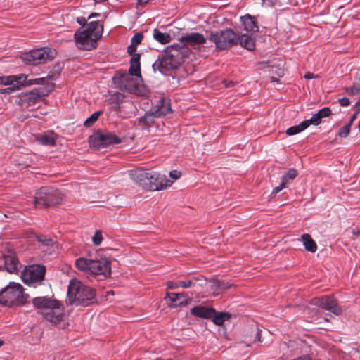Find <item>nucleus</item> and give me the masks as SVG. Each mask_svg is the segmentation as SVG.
I'll return each instance as SVG.
<instances>
[{"instance_id": "obj_1", "label": "nucleus", "mask_w": 360, "mask_h": 360, "mask_svg": "<svg viewBox=\"0 0 360 360\" xmlns=\"http://www.w3.org/2000/svg\"><path fill=\"white\" fill-rule=\"evenodd\" d=\"M129 176L136 184L146 191H160L166 189L172 184V181L165 176L143 168L131 170Z\"/></svg>"}, {"instance_id": "obj_2", "label": "nucleus", "mask_w": 360, "mask_h": 360, "mask_svg": "<svg viewBox=\"0 0 360 360\" xmlns=\"http://www.w3.org/2000/svg\"><path fill=\"white\" fill-rule=\"evenodd\" d=\"M68 304L88 307L97 302L96 290L77 279L70 280L68 288Z\"/></svg>"}, {"instance_id": "obj_3", "label": "nucleus", "mask_w": 360, "mask_h": 360, "mask_svg": "<svg viewBox=\"0 0 360 360\" xmlns=\"http://www.w3.org/2000/svg\"><path fill=\"white\" fill-rule=\"evenodd\" d=\"M103 26L98 20L91 21L85 29L79 28L74 34L76 46L79 49L91 50L96 46L97 40L102 36Z\"/></svg>"}, {"instance_id": "obj_4", "label": "nucleus", "mask_w": 360, "mask_h": 360, "mask_svg": "<svg viewBox=\"0 0 360 360\" xmlns=\"http://www.w3.org/2000/svg\"><path fill=\"white\" fill-rule=\"evenodd\" d=\"M187 56L186 48L174 44L161 58L155 61L153 68L162 74H167L168 71L178 68Z\"/></svg>"}, {"instance_id": "obj_5", "label": "nucleus", "mask_w": 360, "mask_h": 360, "mask_svg": "<svg viewBox=\"0 0 360 360\" xmlns=\"http://www.w3.org/2000/svg\"><path fill=\"white\" fill-rule=\"evenodd\" d=\"M29 297L24 292L21 284L10 282L0 291V304L8 307L23 305L27 302Z\"/></svg>"}, {"instance_id": "obj_6", "label": "nucleus", "mask_w": 360, "mask_h": 360, "mask_svg": "<svg viewBox=\"0 0 360 360\" xmlns=\"http://www.w3.org/2000/svg\"><path fill=\"white\" fill-rule=\"evenodd\" d=\"M34 307L37 309H49V311L43 314L44 317L49 321L55 324L63 321L65 314L63 311H56L60 309L63 304L56 299H51L47 296L37 297L32 301Z\"/></svg>"}, {"instance_id": "obj_7", "label": "nucleus", "mask_w": 360, "mask_h": 360, "mask_svg": "<svg viewBox=\"0 0 360 360\" xmlns=\"http://www.w3.org/2000/svg\"><path fill=\"white\" fill-rule=\"evenodd\" d=\"M77 269L94 275H103L108 276L111 273L110 262L106 259H91L79 257L75 261Z\"/></svg>"}, {"instance_id": "obj_8", "label": "nucleus", "mask_w": 360, "mask_h": 360, "mask_svg": "<svg viewBox=\"0 0 360 360\" xmlns=\"http://www.w3.org/2000/svg\"><path fill=\"white\" fill-rule=\"evenodd\" d=\"M171 112L170 104L164 98L159 99L154 108L147 111L144 115L137 119L138 125L142 129H149L154 124L156 118L164 116Z\"/></svg>"}, {"instance_id": "obj_9", "label": "nucleus", "mask_w": 360, "mask_h": 360, "mask_svg": "<svg viewBox=\"0 0 360 360\" xmlns=\"http://www.w3.org/2000/svg\"><path fill=\"white\" fill-rule=\"evenodd\" d=\"M207 39L215 45L217 51L226 50L235 44L236 42V34L231 28H226L219 31H207Z\"/></svg>"}, {"instance_id": "obj_10", "label": "nucleus", "mask_w": 360, "mask_h": 360, "mask_svg": "<svg viewBox=\"0 0 360 360\" xmlns=\"http://www.w3.org/2000/svg\"><path fill=\"white\" fill-rule=\"evenodd\" d=\"M56 55L55 49L44 47L23 53L21 54L20 58L27 65H37L51 61Z\"/></svg>"}, {"instance_id": "obj_11", "label": "nucleus", "mask_w": 360, "mask_h": 360, "mask_svg": "<svg viewBox=\"0 0 360 360\" xmlns=\"http://www.w3.org/2000/svg\"><path fill=\"white\" fill-rule=\"evenodd\" d=\"M60 200L58 191L48 187H41L36 193L34 205L36 208H46L58 204Z\"/></svg>"}, {"instance_id": "obj_12", "label": "nucleus", "mask_w": 360, "mask_h": 360, "mask_svg": "<svg viewBox=\"0 0 360 360\" xmlns=\"http://www.w3.org/2000/svg\"><path fill=\"white\" fill-rule=\"evenodd\" d=\"M131 76L141 77L140 54H135L131 57L129 72L121 74L120 77V82L125 86V89L129 91H134L136 88V85Z\"/></svg>"}, {"instance_id": "obj_13", "label": "nucleus", "mask_w": 360, "mask_h": 360, "mask_svg": "<svg viewBox=\"0 0 360 360\" xmlns=\"http://www.w3.org/2000/svg\"><path fill=\"white\" fill-rule=\"evenodd\" d=\"M46 267L40 264L30 265L22 272V279L25 284L36 287L44 279Z\"/></svg>"}, {"instance_id": "obj_14", "label": "nucleus", "mask_w": 360, "mask_h": 360, "mask_svg": "<svg viewBox=\"0 0 360 360\" xmlns=\"http://www.w3.org/2000/svg\"><path fill=\"white\" fill-rule=\"evenodd\" d=\"M90 142L94 147L100 149L110 145L120 143L122 139L109 131H97L90 137Z\"/></svg>"}, {"instance_id": "obj_15", "label": "nucleus", "mask_w": 360, "mask_h": 360, "mask_svg": "<svg viewBox=\"0 0 360 360\" xmlns=\"http://www.w3.org/2000/svg\"><path fill=\"white\" fill-rule=\"evenodd\" d=\"M311 304L329 311L335 315H340L342 313V309L338 305V300L331 295L314 297L311 300Z\"/></svg>"}, {"instance_id": "obj_16", "label": "nucleus", "mask_w": 360, "mask_h": 360, "mask_svg": "<svg viewBox=\"0 0 360 360\" xmlns=\"http://www.w3.org/2000/svg\"><path fill=\"white\" fill-rule=\"evenodd\" d=\"M44 96V94H41L38 89H34L32 91L20 94L15 103L22 108H28L40 102Z\"/></svg>"}, {"instance_id": "obj_17", "label": "nucleus", "mask_w": 360, "mask_h": 360, "mask_svg": "<svg viewBox=\"0 0 360 360\" xmlns=\"http://www.w3.org/2000/svg\"><path fill=\"white\" fill-rule=\"evenodd\" d=\"M21 267L15 254L12 251H7L0 255V270L6 269L10 274L17 273Z\"/></svg>"}, {"instance_id": "obj_18", "label": "nucleus", "mask_w": 360, "mask_h": 360, "mask_svg": "<svg viewBox=\"0 0 360 360\" xmlns=\"http://www.w3.org/2000/svg\"><path fill=\"white\" fill-rule=\"evenodd\" d=\"M179 40L183 43L184 46H191L193 47L204 44L206 42V39L204 35L198 32L186 34L179 37Z\"/></svg>"}, {"instance_id": "obj_19", "label": "nucleus", "mask_w": 360, "mask_h": 360, "mask_svg": "<svg viewBox=\"0 0 360 360\" xmlns=\"http://www.w3.org/2000/svg\"><path fill=\"white\" fill-rule=\"evenodd\" d=\"M186 295L184 292L175 293L167 292L165 299L168 298L170 301L169 306L172 308H176L179 307H184L188 304V300L186 299Z\"/></svg>"}, {"instance_id": "obj_20", "label": "nucleus", "mask_w": 360, "mask_h": 360, "mask_svg": "<svg viewBox=\"0 0 360 360\" xmlns=\"http://www.w3.org/2000/svg\"><path fill=\"white\" fill-rule=\"evenodd\" d=\"M240 20L245 31L250 34H255L259 31L257 20L250 14L240 17Z\"/></svg>"}, {"instance_id": "obj_21", "label": "nucleus", "mask_w": 360, "mask_h": 360, "mask_svg": "<svg viewBox=\"0 0 360 360\" xmlns=\"http://www.w3.org/2000/svg\"><path fill=\"white\" fill-rule=\"evenodd\" d=\"M214 313V309L205 306L198 305L191 309V314L201 319H210Z\"/></svg>"}, {"instance_id": "obj_22", "label": "nucleus", "mask_w": 360, "mask_h": 360, "mask_svg": "<svg viewBox=\"0 0 360 360\" xmlns=\"http://www.w3.org/2000/svg\"><path fill=\"white\" fill-rule=\"evenodd\" d=\"M253 34H243L239 35L238 39H236L237 44L238 43L242 47L248 50H253L255 47V38L252 37Z\"/></svg>"}, {"instance_id": "obj_23", "label": "nucleus", "mask_w": 360, "mask_h": 360, "mask_svg": "<svg viewBox=\"0 0 360 360\" xmlns=\"http://www.w3.org/2000/svg\"><path fill=\"white\" fill-rule=\"evenodd\" d=\"M302 240L305 249L311 252H315L317 250L316 242L312 239L311 236L308 233L302 235Z\"/></svg>"}, {"instance_id": "obj_24", "label": "nucleus", "mask_w": 360, "mask_h": 360, "mask_svg": "<svg viewBox=\"0 0 360 360\" xmlns=\"http://www.w3.org/2000/svg\"><path fill=\"white\" fill-rule=\"evenodd\" d=\"M38 140L44 146H54L56 144L55 134L53 131H49L41 135Z\"/></svg>"}, {"instance_id": "obj_25", "label": "nucleus", "mask_w": 360, "mask_h": 360, "mask_svg": "<svg viewBox=\"0 0 360 360\" xmlns=\"http://www.w3.org/2000/svg\"><path fill=\"white\" fill-rule=\"evenodd\" d=\"M153 38L162 44H165L171 41V36L167 32H162L158 29L153 30Z\"/></svg>"}, {"instance_id": "obj_26", "label": "nucleus", "mask_w": 360, "mask_h": 360, "mask_svg": "<svg viewBox=\"0 0 360 360\" xmlns=\"http://www.w3.org/2000/svg\"><path fill=\"white\" fill-rule=\"evenodd\" d=\"M230 314L226 312H220L217 313L214 310V313L213 316L210 319H212L213 323L217 326H221L223 323L228 320L230 318Z\"/></svg>"}, {"instance_id": "obj_27", "label": "nucleus", "mask_w": 360, "mask_h": 360, "mask_svg": "<svg viewBox=\"0 0 360 360\" xmlns=\"http://www.w3.org/2000/svg\"><path fill=\"white\" fill-rule=\"evenodd\" d=\"M297 174V171L294 168H291L283 175L281 182L287 186L292 183V181L295 179Z\"/></svg>"}, {"instance_id": "obj_28", "label": "nucleus", "mask_w": 360, "mask_h": 360, "mask_svg": "<svg viewBox=\"0 0 360 360\" xmlns=\"http://www.w3.org/2000/svg\"><path fill=\"white\" fill-rule=\"evenodd\" d=\"M13 85L18 86V90L20 89L22 86L28 85L27 82V75L25 74H20L18 75H13Z\"/></svg>"}, {"instance_id": "obj_29", "label": "nucleus", "mask_w": 360, "mask_h": 360, "mask_svg": "<svg viewBox=\"0 0 360 360\" xmlns=\"http://www.w3.org/2000/svg\"><path fill=\"white\" fill-rule=\"evenodd\" d=\"M34 236L37 240L44 246L51 247L55 244V242L51 238H49L44 235H34Z\"/></svg>"}, {"instance_id": "obj_30", "label": "nucleus", "mask_w": 360, "mask_h": 360, "mask_svg": "<svg viewBox=\"0 0 360 360\" xmlns=\"http://www.w3.org/2000/svg\"><path fill=\"white\" fill-rule=\"evenodd\" d=\"M321 123L320 118L318 117L317 114H314L312 115V117L309 119L302 121V127H304V128H307L310 124H314L315 126Z\"/></svg>"}, {"instance_id": "obj_31", "label": "nucleus", "mask_w": 360, "mask_h": 360, "mask_svg": "<svg viewBox=\"0 0 360 360\" xmlns=\"http://www.w3.org/2000/svg\"><path fill=\"white\" fill-rule=\"evenodd\" d=\"M102 114V111L99 110V111H96V112H94L89 117H88L84 124V126L86 127H91L94 123H95L99 116Z\"/></svg>"}, {"instance_id": "obj_32", "label": "nucleus", "mask_w": 360, "mask_h": 360, "mask_svg": "<svg viewBox=\"0 0 360 360\" xmlns=\"http://www.w3.org/2000/svg\"><path fill=\"white\" fill-rule=\"evenodd\" d=\"M302 122L298 125H295L291 127H289L286 130L287 135L293 136V135H295V134H299L301 131H304L306 128H304V127H302Z\"/></svg>"}, {"instance_id": "obj_33", "label": "nucleus", "mask_w": 360, "mask_h": 360, "mask_svg": "<svg viewBox=\"0 0 360 360\" xmlns=\"http://www.w3.org/2000/svg\"><path fill=\"white\" fill-rule=\"evenodd\" d=\"M103 240L102 232L101 230H96L92 237V241L95 245H100Z\"/></svg>"}, {"instance_id": "obj_34", "label": "nucleus", "mask_w": 360, "mask_h": 360, "mask_svg": "<svg viewBox=\"0 0 360 360\" xmlns=\"http://www.w3.org/2000/svg\"><path fill=\"white\" fill-rule=\"evenodd\" d=\"M210 288H211V290L213 291V292L216 295H219V293L221 292L219 280H217V279L213 280Z\"/></svg>"}, {"instance_id": "obj_35", "label": "nucleus", "mask_w": 360, "mask_h": 360, "mask_svg": "<svg viewBox=\"0 0 360 360\" xmlns=\"http://www.w3.org/2000/svg\"><path fill=\"white\" fill-rule=\"evenodd\" d=\"M318 117L320 118V120L321 121L322 118L327 117L331 114V110L329 108L326 107L321 110H319L316 112Z\"/></svg>"}, {"instance_id": "obj_36", "label": "nucleus", "mask_w": 360, "mask_h": 360, "mask_svg": "<svg viewBox=\"0 0 360 360\" xmlns=\"http://www.w3.org/2000/svg\"><path fill=\"white\" fill-rule=\"evenodd\" d=\"M349 131L350 127L345 124L339 129L338 136L341 138H345L349 135Z\"/></svg>"}, {"instance_id": "obj_37", "label": "nucleus", "mask_w": 360, "mask_h": 360, "mask_svg": "<svg viewBox=\"0 0 360 360\" xmlns=\"http://www.w3.org/2000/svg\"><path fill=\"white\" fill-rule=\"evenodd\" d=\"M8 86L0 89V94H10L18 91V86L14 85H8Z\"/></svg>"}, {"instance_id": "obj_38", "label": "nucleus", "mask_w": 360, "mask_h": 360, "mask_svg": "<svg viewBox=\"0 0 360 360\" xmlns=\"http://www.w3.org/2000/svg\"><path fill=\"white\" fill-rule=\"evenodd\" d=\"M13 75L0 77V84H4L6 86L13 85Z\"/></svg>"}, {"instance_id": "obj_39", "label": "nucleus", "mask_w": 360, "mask_h": 360, "mask_svg": "<svg viewBox=\"0 0 360 360\" xmlns=\"http://www.w3.org/2000/svg\"><path fill=\"white\" fill-rule=\"evenodd\" d=\"M143 39V34L141 32L136 33L131 38V42L135 45H139L141 43Z\"/></svg>"}, {"instance_id": "obj_40", "label": "nucleus", "mask_w": 360, "mask_h": 360, "mask_svg": "<svg viewBox=\"0 0 360 360\" xmlns=\"http://www.w3.org/2000/svg\"><path fill=\"white\" fill-rule=\"evenodd\" d=\"M46 80V79L45 77L36 78V79H34L29 80L27 84L28 85H31V84H38V85L44 84Z\"/></svg>"}, {"instance_id": "obj_41", "label": "nucleus", "mask_w": 360, "mask_h": 360, "mask_svg": "<svg viewBox=\"0 0 360 360\" xmlns=\"http://www.w3.org/2000/svg\"><path fill=\"white\" fill-rule=\"evenodd\" d=\"M194 284L193 280H186V281H179L180 287H182L183 288H188L192 285Z\"/></svg>"}, {"instance_id": "obj_42", "label": "nucleus", "mask_w": 360, "mask_h": 360, "mask_svg": "<svg viewBox=\"0 0 360 360\" xmlns=\"http://www.w3.org/2000/svg\"><path fill=\"white\" fill-rule=\"evenodd\" d=\"M167 287L169 289H176L180 287L179 281H169L167 282Z\"/></svg>"}, {"instance_id": "obj_43", "label": "nucleus", "mask_w": 360, "mask_h": 360, "mask_svg": "<svg viewBox=\"0 0 360 360\" xmlns=\"http://www.w3.org/2000/svg\"><path fill=\"white\" fill-rule=\"evenodd\" d=\"M136 47L137 46L132 44L131 42L130 45L128 46L127 48V53L131 56L133 57L134 55L136 54L135 52L136 51Z\"/></svg>"}, {"instance_id": "obj_44", "label": "nucleus", "mask_w": 360, "mask_h": 360, "mask_svg": "<svg viewBox=\"0 0 360 360\" xmlns=\"http://www.w3.org/2000/svg\"><path fill=\"white\" fill-rule=\"evenodd\" d=\"M346 91L348 94H357L360 92V89L356 86L348 87L346 89Z\"/></svg>"}, {"instance_id": "obj_45", "label": "nucleus", "mask_w": 360, "mask_h": 360, "mask_svg": "<svg viewBox=\"0 0 360 360\" xmlns=\"http://www.w3.org/2000/svg\"><path fill=\"white\" fill-rule=\"evenodd\" d=\"M169 176L173 179L176 180L181 177V172L177 171V170H172L169 172Z\"/></svg>"}, {"instance_id": "obj_46", "label": "nucleus", "mask_w": 360, "mask_h": 360, "mask_svg": "<svg viewBox=\"0 0 360 360\" xmlns=\"http://www.w3.org/2000/svg\"><path fill=\"white\" fill-rule=\"evenodd\" d=\"M232 286V284L226 282L224 281H220V287L221 292L224 290H226L227 289H229Z\"/></svg>"}, {"instance_id": "obj_47", "label": "nucleus", "mask_w": 360, "mask_h": 360, "mask_svg": "<svg viewBox=\"0 0 360 360\" xmlns=\"http://www.w3.org/2000/svg\"><path fill=\"white\" fill-rule=\"evenodd\" d=\"M89 19L84 18V17H78L77 18V22L82 26V28L85 29L84 27L85 25L87 26L86 22Z\"/></svg>"}, {"instance_id": "obj_48", "label": "nucleus", "mask_w": 360, "mask_h": 360, "mask_svg": "<svg viewBox=\"0 0 360 360\" xmlns=\"http://www.w3.org/2000/svg\"><path fill=\"white\" fill-rule=\"evenodd\" d=\"M339 103L341 106L346 107L350 104V101L349 98L344 97L339 99Z\"/></svg>"}, {"instance_id": "obj_49", "label": "nucleus", "mask_w": 360, "mask_h": 360, "mask_svg": "<svg viewBox=\"0 0 360 360\" xmlns=\"http://www.w3.org/2000/svg\"><path fill=\"white\" fill-rule=\"evenodd\" d=\"M286 186L283 183H281L279 186L275 187L272 191L273 194L278 193L281 191H282L284 188H285Z\"/></svg>"}, {"instance_id": "obj_50", "label": "nucleus", "mask_w": 360, "mask_h": 360, "mask_svg": "<svg viewBox=\"0 0 360 360\" xmlns=\"http://www.w3.org/2000/svg\"><path fill=\"white\" fill-rule=\"evenodd\" d=\"M223 82H224L225 87H226V88L231 87L234 84V82L232 81L224 80Z\"/></svg>"}, {"instance_id": "obj_51", "label": "nucleus", "mask_w": 360, "mask_h": 360, "mask_svg": "<svg viewBox=\"0 0 360 360\" xmlns=\"http://www.w3.org/2000/svg\"><path fill=\"white\" fill-rule=\"evenodd\" d=\"M261 330L258 328H257V334L255 339V341L260 342L261 341Z\"/></svg>"}, {"instance_id": "obj_52", "label": "nucleus", "mask_w": 360, "mask_h": 360, "mask_svg": "<svg viewBox=\"0 0 360 360\" xmlns=\"http://www.w3.org/2000/svg\"><path fill=\"white\" fill-rule=\"evenodd\" d=\"M356 119V114H354L349 119V122H347V124H346L347 125H349L350 127L352 126V124H353L354 121Z\"/></svg>"}, {"instance_id": "obj_53", "label": "nucleus", "mask_w": 360, "mask_h": 360, "mask_svg": "<svg viewBox=\"0 0 360 360\" xmlns=\"http://www.w3.org/2000/svg\"><path fill=\"white\" fill-rule=\"evenodd\" d=\"M99 16H101V13L94 12V13H91L88 16L87 19H89H89H91V18H96V17H99Z\"/></svg>"}, {"instance_id": "obj_54", "label": "nucleus", "mask_w": 360, "mask_h": 360, "mask_svg": "<svg viewBox=\"0 0 360 360\" xmlns=\"http://www.w3.org/2000/svg\"><path fill=\"white\" fill-rule=\"evenodd\" d=\"M293 360H311V359L309 356L305 355V356L297 357Z\"/></svg>"}, {"instance_id": "obj_55", "label": "nucleus", "mask_w": 360, "mask_h": 360, "mask_svg": "<svg viewBox=\"0 0 360 360\" xmlns=\"http://www.w3.org/2000/svg\"><path fill=\"white\" fill-rule=\"evenodd\" d=\"M316 77L313 73L307 72L304 75V78L306 79H312Z\"/></svg>"}, {"instance_id": "obj_56", "label": "nucleus", "mask_w": 360, "mask_h": 360, "mask_svg": "<svg viewBox=\"0 0 360 360\" xmlns=\"http://www.w3.org/2000/svg\"><path fill=\"white\" fill-rule=\"evenodd\" d=\"M137 1H138V4H139L141 6H143L149 1V0H137Z\"/></svg>"}, {"instance_id": "obj_57", "label": "nucleus", "mask_w": 360, "mask_h": 360, "mask_svg": "<svg viewBox=\"0 0 360 360\" xmlns=\"http://www.w3.org/2000/svg\"><path fill=\"white\" fill-rule=\"evenodd\" d=\"M271 82H278V79L277 78H275L274 77H271Z\"/></svg>"}, {"instance_id": "obj_58", "label": "nucleus", "mask_w": 360, "mask_h": 360, "mask_svg": "<svg viewBox=\"0 0 360 360\" xmlns=\"http://www.w3.org/2000/svg\"><path fill=\"white\" fill-rule=\"evenodd\" d=\"M95 1V3L96 4H98V3H103V2H105L107 0H94Z\"/></svg>"}, {"instance_id": "obj_59", "label": "nucleus", "mask_w": 360, "mask_h": 360, "mask_svg": "<svg viewBox=\"0 0 360 360\" xmlns=\"http://www.w3.org/2000/svg\"><path fill=\"white\" fill-rule=\"evenodd\" d=\"M4 345V341L0 340V347H1Z\"/></svg>"}, {"instance_id": "obj_60", "label": "nucleus", "mask_w": 360, "mask_h": 360, "mask_svg": "<svg viewBox=\"0 0 360 360\" xmlns=\"http://www.w3.org/2000/svg\"><path fill=\"white\" fill-rule=\"evenodd\" d=\"M356 105H359L360 106V101H358L356 103Z\"/></svg>"}, {"instance_id": "obj_61", "label": "nucleus", "mask_w": 360, "mask_h": 360, "mask_svg": "<svg viewBox=\"0 0 360 360\" xmlns=\"http://www.w3.org/2000/svg\"><path fill=\"white\" fill-rule=\"evenodd\" d=\"M358 127H359V131H360V120H359V124H358Z\"/></svg>"}, {"instance_id": "obj_62", "label": "nucleus", "mask_w": 360, "mask_h": 360, "mask_svg": "<svg viewBox=\"0 0 360 360\" xmlns=\"http://www.w3.org/2000/svg\"><path fill=\"white\" fill-rule=\"evenodd\" d=\"M193 280L196 281H198V278H193Z\"/></svg>"}, {"instance_id": "obj_63", "label": "nucleus", "mask_w": 360, "mask_h": 360, "mask_svg": "<svg viewBox=\"0 0 360 360\" xmlns=\"http://www.w3.org/2000/svg\"><path fill=\"white\" fill-rule=\"evenodd\" d=\"M326 321H328V319L327 318H325Z\"/></svg>"}]
</instances>
